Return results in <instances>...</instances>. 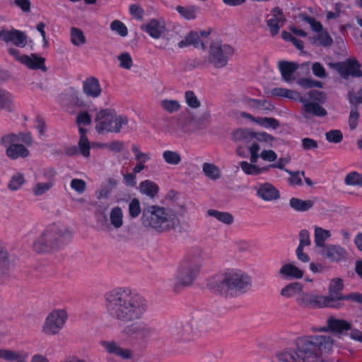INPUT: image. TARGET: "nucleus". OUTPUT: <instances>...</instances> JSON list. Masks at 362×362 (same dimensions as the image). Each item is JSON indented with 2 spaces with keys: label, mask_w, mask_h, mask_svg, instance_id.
<instances>
[{
  "label": "nucleus",
  "mask_w": 362,
  "mask_h": 362,
  "mask_svg": "<svg viewBox=\"0 0 362 362\" xmlns=\"http://www.w3.org/2000/svg\"><path fill=\"white\" fill-rule=\"evenodd\" d=\"M105 301L108 315L123 323L141 318L148 309L147 300L128 287H117L107 292Z\"/></svg>",
  "instance_id": "obj_1"
},
{
  "label": "nucleus",
  "mask_w": 362,
  "mask_h": 362,
  "mask_svg": "<svg viewBox=\"0 0 362 362\" xmlns=\"http://www.w3.org/2000/svg\"><path fill=\"white\" fill-rule=\"evenodd\" d=\"M295 347L277 351L275 356L279 362H324V354L332 348L329 336L310 335L295 340Z\"/></svg>",
  "instance_id": "obj_2"
},
{
  "label": "nucleus",
  "mask_w": 362,
  "mask_h": 362,
  "mask_svg": "<svg viewBox=\"0 0 362 362\" xmlns=\"http://www.w3.org/2000/svg\"><path fill=\"white\" fill-rule=\"evenodd\" d=\"M209 285L215 292L225 296H235L249 291L252 286L251 277L244 271L227 269L211 280Z\"/></svg>",
  "instance_id": "obj_3"
},
{
  "label": "nucleus",
  "mask_w": 362,
  "mask_h": 362,
  "mask_svg": "<svg viewBox=\"0 0 362 362\" xmlns=\"http://www.w3.org/2000/svg\"><path fill=\"white\" fill-rule=\"evenodd\" d=\"M142 223L145 227L152 228L158 232H164L178 226L180 221L173 210L152 206L144 211Z\"/></svg>",
  "instance_id": "obj_4"
},
{
  "label": "nucleus",
  "mask_w": 362,
  "mask_h": 362,
  "mask_svg": "<svg viewBox=\"0 0 362 362\" xmlns=\"http://www.w3.org/2000/svg\"><path fill=\"white\" fill-rule=\"evenodd\" d=\"M72 233L65 225H53L45 230L44 233L34 243L37 252H47L61 248L71 239Z\"/></svg>",
  "instance_id": "obj_5"
},
{
  "label": "nucleus",
  "mask_w": 362,
  "mask_h": 362,
  "mask_svg": "<svg viewBox=\"0 0 362 362\" xmlns=\"http://www.w3.org/2000/svg\"><path fill=\"white\" fill-rule=\"evenodd\" d=\"M1 144L6 148V155L11 160L27 158L30 151L26 146L33 144L30 133L20 132L2 136Z\"/></svg>",
  "instance_id": "obj_6"
},
{
  "label": "nucleus",
  "mask_w": 362,
  "mask_h": 362,
  "mask_svg": "<svg viewBox=\"0 0 362 362\" xmlns=\"http://www.w3.org/2000/svg\"><path fill=\"white\" fill-rule=\"evenodd\" d=\"M95 131L99 134L119 133L124 126L127 125L128 118L117 115L114 110L102 109L95 115Z\"/></svg>",
  "instance_id": "obj_7"
},
{
  "label": "nucleus",
  "mask_w": 362,
  "mask_h": 362,
  "mask_svg": "<svg viewBox=\"0 0 362 362\" xmlns=\"http://www.w3.org/2000/svg\"><path fill=\"white\" fill-rule=\"evenodd\" d=\"M325 99L323 92L311 90L308 93L300 95L298 101L302 103L301 114L305 118H310L311 116L322 117L327 115V110L320 105Z\"/></svg>",
  "instance_id": "obj_8"
},
{
  "label": "nucleus",
  "mask_w": 362,
  "mask_h": 362,
  "mask_svg": "<svg viewBox=\"0 0 362 362\" xmlns=\"http://www.w3.org/2000/svg\"><path fill=\"white\" fill-rule=\"evenodd\" d=\"M201 261L199 257H187L180 263L175 274L177 286H187L191 285L197 278Z\"/></svg>",
  "instance_id": "obj_9"
},
{
  "label": "nucleus",
  "mask_w": 362,
  "mask_h": 362,
  "mask_svg": "<svg viewBox=\"0 0 362 362\" xmlns=\"http://www.w3.org/2000/svg\"><path fill=\"white\" fill-rule=\"evenodd\" d=\"M233 48L221 41L212 42L210 45L208 59L203 62L204 66L212 64L216 69L226 66L233 54Z\"/></svg>",
  "instance_id": "obj_10"
},
{
  "label": "nucleus",
  "mask_w": 362,
  "mask_h": 362,
  "mask_svg": "<svg viewBox=\"0 0 362 362\" xmlns=\"http://www.w3.org/2000/svg\"><path fill=\"white\" fill-rule=\"evenodd\" d=\"M68 319V314L64 309H54L46 317L42 331L48 335H54L64 327Z\"/></svg>",
  "instance_id": "obj_11"
},
{
  "label": "nucleus",
  "mask_w": 362,
  "mask_h": 362,
  "mask_svg": "<svg viewBox=\"0 0 362 362\" xmlns=\"http://www.w3.org/2000/svg\"><path fill=\"white\" fill-rule=\"evenodd\" d=\"M297 303L304 308L317 309L325 307H337L338 305L330 304L331 299L325 296L318 295L313 293H301L296 296Z\"/></svg>",
  "instance_id": "obj_12"
},
{
  "label": "nucleus",
  "mask_w": 362,
  "mask_h": 362,
  "mask_svg": "<svg viewBox=\"0 0 362 362\" xmlns=\"http://www.w3.org/2000/svg\"><path fill=\"white\" fill-rule=\"evenodd\" d=\"M122 333L137 341L146 342L154 335V329L143 322L125 326Z\"/></svg>",
  "instance_id": "obj_13"
},
{
  "label": "nucleus",
  "mask_w": 362,
  "mask_h": 362,
  "mask_svg": "<svg viewBox=\"0 0 362 362\" xmlns=\"http://www.w3.org/2000/svg\"><path fill=\"white\" fill-rule=\"evenodd\" d=\"M100 346L110 355H115L122 359H129L132 356V352L129 349H124L115 340H101Z\"/></svg>",
  "instance_id": "obj_14"
},
{
  "label": "nucleus",
  "mask_w": 362,
  "mask_h": 362,
  "mask_svg": "<svg viewBox=\"0 0 362 362\" xmlns=\"http://www.w3.org/2000/svg\"><path fill=\"white\" fill-rule=\"evenodd\" d=\"M344 288L343 281L341 279H333L331 280L329 285V296H326L331 299L330 304L338 305L337 307H333V308H340L343 306V303L340 301L345 300L346 295L341 293V291Z\"/></svg>",
  "instance_id": "obj_15"
},
{
  "label": "nucleus",
  "mask_w": 362,
  "mask_h": 362,
  "mask_svg": "<svg viewBox=\"0 0 362 362\" xmlns=\"http://www.w3.org/2000/svg\"><path fill=\"white\" fill-rule=\"evenodd\" d=\"M1 38L6 43L11 42L19 47H24L27 44L26 35L16 29L1 30Z\"/></svg>",
  "instance_id": "obj_16"
},
{
  "label": "nucleus",
  "mask_w": 362,
  "mask_h": 362,
  "mask_svg": "<svg viewBox=\"0 0 362 362\" xmlns=\"http://www.w3.org/2000/svg\"><path fill=\"white\" fill-rule=\"evenodd\" d=\"M269 16V18L267 20V25L271 35L274 36L279 33L281 26L286 21V18L283 11L279 7L274 8Z\"/></svg>",
  "instance_id": "obj_17"
},
{
  "label": "nucleus",
  "mask_w": 362,
  "mask_h": 362,
  "mask_svg": "<svg viewBox=\"0 0 362 362\" xmlns=\"http://www.w3.org/2000/svg\"><path fill=\"white\" fill-rule=\"evenodd\" d=\"M331 66L338 70L344 78H346L348 76H362L361 66L356 61H348L344 64H332Z\"/></svg>",
  "instance_id": "obj_18"
},
{
  "label": "nucleus",
  "mask_w": 362,
  "mask_h": 362,
  "mask_svg": "<svg viewBox=\"0 0 362 362\" xmlns=\"http://www.w3.org/2000/svg\"><path fill=\"white\" fill-rule=\"evenodd\" d=\"M15 257L10 255L0 243V280L8 276L14 267Z\"/></svg>",
  "instance_id": "obj_19"
},
{
  "label": "nucleus",
  "mask_w": 362,
  "mask_h": 362,
  "mask_svg": "<svg viewBox=\"0 0 362 362\" xmlns=\"http://www.w3.org/2000/svg\"><path fill=\"white\" fill-rule=\"evenodd\" d=\"M256 194L265 202L277 200L280 197L279 191L269 182L259 184L257 187Z\"/></svg>",
  "instance_id": "obj_20"
},
{
  "label": "nucleus",
  "mask_w": 362,
  "mask_h": 362,
  "mask_svg": "<svg viewBox=\"0 0 362 362\" xmlns=\"http://www.w3.org/2000/svg\"><path fill=\"white\" fill-rule=\"evenodd\" d=\"M346 251L338 245L329 244L320 250V255L332 262H339L345 259Z\"/></svg>",
  "instance_id": "obj_21"
},
{
  "label": "nucleus",
  "mask_w": 362,
  "mask_h": 362,
  "mask_svg": "<svg viewBox=\"0 0 362 362\" xmlns=\"http://www.w3.org/2000/svg\"><path fill=\"white\" fill-rule=\"evenodd\" d=\"M82 86L83 92L88 98L95 99L101 95L102 88L99 80L95 76L86 78Z\"/></svg>",
  "instance_id": "obj_22"
},
{
  "label": "nucleus",
  "mask_w": 362,
  "mask_h": 362,
  "mask_svg": "<svg viewBox=\"0 0 362 362\" xmlns=\"http://www.w3.org/2000/svg\"><path fill=\"white\" fill-rule=\"evenodd\" d=\"M143 30L147 33L152 38L158 39L165 32V23L163 19H151L142 27Z\"/></svg>",
  "instance_id": "obj_23"
},
{
  "label": "nucleus",
  "mask_w": 362,
  "mask_h": 362,
  "mask_svg": "<svg viewBox=\"0 0 362 362\" xmlns=\"http://www.w3.org/2000/svg\"><path fill=\"white\" fill-rule=\"evenodd\" d=\"M327 327L320 329L321 331L327 332L329 330L336 334H342L351 328V325L349 322L334 317H329L327 320Z\"/></svg>",
  "instance_id": "obj_24"
},
{
  "label": "nucleus",
  "mask_w": 362,
  "mask_h": 362,
  "mask_svg": "<svg viewBox=\"0 0 362 362\" xmlns=\"http://www.w3.org/2000/svg\"><path fill=\"white\" fill-rule=\"evenodd\" d=\"M168 331L170 337L176 341L189 339L190 328L188 325L185 326L182 322L171 325Z\"/></svg>",
  "instance_id": "obj_25"
},
{
  "label": "nucleus",
  "mask_w": 362,
  "mask_h": 362,
  "mask_svg": "<svg viewBox=\"0 0 362 362\" xmlns=\"http://www.w3.org/2000/svg\"><path fill=\"white\" fill-rule=\"evenodd\" d=\"M240 116L243 118L250 119L251 122L257 124L264 128H272L276 129L279 127V122L275 118L262 117H255L245 112H240Z\"/></svg>",
  "instance_id": "obj_26"
},
{
  "label": "nucleus",
  "mask_w": 362,
  "mask_h": 362,
  "mask_svg": "<svg viewBox=\"0 0 362 362\" xmlns=\"http://www.w3.org/2000/svg\"><path fill=\"white\" fill-rule=\"evenodd\" d=\"M45 59L43 57H38L36 54L22 55L21 63L31 69H40L46 71L47 68L45 64Z\"/></svg>",
  "instance_id": "obj_27"
},
{
  "label": "nucleus",
  "mask_w": 362,
  "mask_h": 362,
  "mask_svg": "<svg viewBox=\"0 0 362 362\" xmlns=\"http://www.w3.org/2000/svg\"><path fill=\"white\" fill-rule=\"evenodd\" d=\"M279 274L286 279H300L303 276L304 272L293 263H286L280 268Z\"/></svg>",
  "instance_id": "obj_28"
},
{
  "label": "nucleus",
  "mask_w": 362,
  "mask_h": 362,
  "mask_svg": "<svg viewBox=\"0 0 362 362\" xmlns=\"http://www.w3.org/2000/svg\"><path fill=\"white\" fill-rule=\"evenodd\" d=\"M282 78L290 82L294 80L293 74L298 69V64L295 62L280 61L278 64Z\"/></svg>",
  "instance_id": "obj_29"
},
{
  "label": "nucleus",
  "mask_w": 362,
  "mask_h": 362,
  "mask_svg": "<svg viewBox=\"0 0 362 362\" xmlns=\"http://www.w3.org/2000/svg\"><path fill=\"white\" fill-rule=\"evenodd\" d=\"M233 137L236 140H243L244 141H249L254 139L259 141H267L270 139V136L267 133L256 134L245 129H238L233 133Z\"/></svg>",
  "instance_id": "obj_30"
},
{
  "label": "nucleus",
  "mask_w": 362,
  "mask_h": 362,
  "mask_svg": "<svg viewBox=\"0 0 362 362\" xmlns=\"http://www.w3.org/2000/svg\"><path fill=\"white\" fill-rule=\"evenodd\" d=\"M314 242L315 247L320 248L321 250L325 248L327 245L325 241L330 238L332 234L329 230L324 229L319 226L314 227Z\"/></svg>",
  "instance_id": "obj_31"
},
{
  "label": "nucleus",
  "mask_w": 362,
  "mask_h": 362,
  "mask_svg": "<svg viewBox=\"0 0 362 362\" xmlns=\"http://www.w3.org/2000/svg\"><path fill=\"white\" fill-rule=\"evenodd\" d=\"M193 45L197 48L202 47L204 49V44L199 38V35L197 32H190L187 35L184 40H181L178 43L180 48H184L185 47Z\"/></svg>",
  "instance_id": "obj_32"
},
{
  "label": "nucleus",
  "mask_w": 362,
  "mask_h": 362,
  "mask_svg": "<svg viewBox=\"0 0 362 362\" xmlns=\"http://www.w3.org/2000/svg\"><path fill=\"white\" fill-rule=\"evenodd\" d=\"M139 188L141 193L151 198L155 197L159 191L158 185L148 180L141 182Z\"/></svg>",
  "instance_id": "obj_33"
},
{
  "label": "nucleus",
  "mask_w": 362,
  "mask_h": 362,
  "mask_svg": "<svg viewBox=\"0 0 362 362\" xmlns=\"http://www.w3.org/2000/svg\"><path fill=\"white\" fill-rule=\"evenodd\" d=\"M239 165L244 173L248 175H259L268 172V168L259 167L247 161H241Z\"/></svg>",
  "instance_id": "obj_34"
},
{
  "label": "nucleus",
  "mask_w": 362,
  "mask_h": 362,
  "mask_svg": "<svg viewBox=\"0 0 362 362\" xmlns=\"http://www.w3.org/2000/svg\"><path fill=\"white\" fill-rule=\"evenodd\" d=\"M312 200H303L299 198L292 197L289 200L290 206L297 211H307L314 206Z\"/></svg>",
  "instance_id": "obj_35"
},
{
  "label": "nucleus",
  "mask_w": 362,
  "mask_h": 362,
  "mask_svg": "<svg viewBox=\"0 0 362 362\" xmlns=\"http://www.w3.org/2000/svg\"><path fill=\"white\" fill-rule=\"evenodd\" d=\"M123 212L120 207L115 206L110 212V224L115 228L118 229L123 226Z\"/></svg>",
  "instance_id": "obj_36"
},
{
  "label": "nucleus",
  "mask_w": 362,
  "mask_h": 362,
  "mask_svg": "<svg viewBox=\"0 0 362 362\" xmlns=\"http://www.w3.org/2000/svg\"><path fill=\"white\" fill-rule=\"evenodd\" d=\"M209 216L214 217L218 221L230 225L233 223L234 218L231 214L226 211H219L216 209H209L207 211Z\"/></svg>",
  "instance_id": "obj_37"
},
{
  "label": "nucleus",
  "mask_w": 362,
  "mask_h": 362,
  "mask_svg": "<svg viewBox=\"0 0 362 362\" xmlns=\"http://www.w3.org/2000/svg\"><path fill=\"white\" fill-rule=\"evenodd\" d=\"M78 132L80 134L78 146H80L81 155L84 157H88L90 155V146L89 141L86 136L87 130L79 126Z\"/></svg>",
  "instance_id": "obj_38"
},
{
  "label": "nucleus",
  "mask_w": 362,
  "mask_h": 362,
  "mask_svg": "<svg viewBox=\"0 0 362 362\" xmlns=\"http://www.w3.org/2000/svg\"><path fill=\"white\" fill-rule=\"evenodd\" d=\"M303 286L300 283L293 282L281 289V295L286 298H291L296 295L303 293L302 291Z\"/></svg>",
  "instance_id": "obj_39"
},
{
  "label": "nucleus",
  "mask_w": 362,
  "mask_h": 362,
  "mask_svg": "<svg viewBox=\"0 0 362 362\" xmlns=\"http://www.w3.org/2000/svg\"><path fill=\"white\" fill-rule=\"evenodd\" d=\"M70 41L74 46L81 47L86 43V38L81 29L72 27L70 30Z\"/></svg>",
  "instance_id": "obj_40"
},
{
  "label": "nucleus",
  "mask_w": 362,
  "mask_h": 362,
  "mask_svg": "<svg viewBox=\"0 0 362 362\" xmlns=\"http://www.w3.org/2000/svg\"><path fill=\"white\" fill-rule=\"evenodd\" d=\"M202 170L205 176L211 180H216L221 177L219 168L213 163H204Z\"/></svg>",
  "instance_id": "obj_41"
},
{
  "label": "nucleus",
  "mask_w": 362,
  "mask_h": 362,
  "mask_svg": "<svg viewBox=\"0 0 362 362\" xmlns=\"http://www.w3.org/2000/svg\"><path fill=\"white\" fill-rule=\"evenodd\" d=\"M272 95L276 97H284L298 101L300 95L299 93L284 88H275L271 91Z\"/></svg>",
  "instance_id": "obj_42"
},
{
  "label": "nucleus",
  "mask_w": 362,
  "mask_h": 362,
  "mask_svg": "<svg viewBox=\"0 0 362 362\" xmlns=\"http://www.w3.org/2000/svg\"><path fill=\"white\" fill-rule=\"evenodd\" d=\"M175 9L182 18L187 21L196 18L197 9L195 6H177Z\"/></svg>",
  "instance_id": "obj_43"
},
{
  "label": "nucleus",
  "mask_w": 362,
  "mask_h": 362,
  "mask_svg": "<svg viewBox=\"0 0 362 362\" xmlns=\"http://www.w3.org/2000/svg\"><path fill=\"white\" fill-rule=\"evenodd\" d=\"M315 43L323 47L330 46L332 44V39L325 30H322L314 37Z\"/></svg>",
  "instance_id": "obj_44"
},
{
  "label": "nucleus",
  "mask_w": 362,
  "mask_h": 362,
  "mask_svg": "<svg viewBox=\"0 0 362 362\" xmlns=\"http://www.w3.org/2000/svg\"><path fill=\"white\" fill-rule=\"evenodd\" d=\"M163 158L165 163L173 165H178L181 162L180 155L176 151L170 150L163 152Z\"/></svg>",
  "instance_id": "obj_45"
},
{
  "label": "nucleus",
  "mask_w": 362,
  "mask_h": 362,
  "mask_svg": "<svg viewBox=\"0 0 362 362\" xmlns=\"http://www.w3.org/2000/svg\"><path fill=\"white\" fill-rule=\"evenodd\" d=\"M54 185V182L49 180L46 182H37L33 187V192L35 196H41L49 191Z\"/></svg>",
  "instance_id": "obj_46"
},
{
  "label": "nucleus",
  "mask_w": 362,
  "mask_h": 362,
  "mask_svg": "<svg viewBox=\"0 0 362 362\" xmlns=\"http://www.w3.org/2000/svg\"><path fill=\"white\" fill-rule=\"evenodd\" d=\"M160 107L163 110L170 113H173L180 110V105L177 100L165 99L161 100Z\"/></svg>",
  "instance_id": "obj_47"
},
{
  "label": "nucleus",
  "mask_w": 362,
  "mask_h": 362,
  "mask_svg": "<svg viewBox=\"0 0 362 362\" xmlns=\"http://www.w3.org/2000/svg\"><path fill=\"white\" fill-rule=\"evenodd\" d=\"M298 18L299 20L308 23L313 30L317 33L323 30L322 24L317 21L314 18L308 16L305 14H299Z\"/></svg>",
  "instance_id": "obj_48"
},
{
  "label": "nucleus",
  "mask_w": 362,
  "mask_h": 362,
  "mask_svg": "<svg viewBox=\"0 0 362 362\" xmlns=\"http://www.w3.org/2000/svg\"><path fill=\"white\" fill-rule=\"evenodd\" d=\"M13 96L7 91L0 88V108L10 110Z\"/></svg>",
  "instance_id": "obj_49"
},
{
  "label": "nucleus",
  "mask_w": 362,
  "mask_h": 362,
  "mask_svg": "<svg viewBox=\"0 0 362 362\" xmlns=\"http://www.w3.org/2000/svg\"><path fill=\"white\" fill-rule=\"evenodd\" d=\"M110 29L116 32L121 37H126L128 34L127 26L120 21L115 20L110 23Z\"/></svg>",
  "instance_id": "obj_50"
},
{
  "label": "nucleus",
  "mask_w": 362,
  "mask_h": 362,
  "mask_svg": "<svg viewBox=\"0 0 362 362\" xmlns=\"http://www.w3.org/2000/svg\"><path fill=\"white\" fill-rule=\"evenodd\" d=\"M344 182L347 185L362 186V176L356 172H351L346 175Z\"/></svg>",
  "instance_id": "obj_51"
},
{
  "label": "nucleus",
  "mask_w": 362,
  "mask_h": 362,
  "mask_svg": "<svg viewBox=\"0 0 362 362\" xmlns=\"http://www.w3.org/2000/svg\"><path fill=\"white\" fill-rule=\"evenodd\" d=\"M25 179L23 175L21 173H16L12 176L8 183V188L11 190H18L24 183Z\"/></svg>",
  "instance_id": "obj_52"
},
{
  "label": "nucleus",
  "mask_w": 362,
  "mask_h": 362,
  "mask_svg": "<svg viewBox=\"0 0 362 362\" xmlns=\"http://www.w3.org/2000/svg\"><path fill=\"white\" fill-rule=\"evenodd\" d=\"M132 151L134 153V158L137 162L145 163L150 160L151 158V153L141 152L135 145L132 146Z\"/></svg>",
  "instance_id": "obj_53"
},
{
  "label": "nucleus",
  "mask_w": 362,
  "mask_h": 362,
  "mask_svg": "<svg viewBox=\"0 0 362 362\" xmlns=\"http://www.w3.org/2000/svg\"><path fill=\"white\" fill-rule=\"evenodd\" d=\"M117 59L119 62L120 67L127 70H129L132 68L133 60L129 53L122 52L117 57Z\"/></svg>",
  "instance_id": "obj_54"
},
{
  "label": "nucleus",
  "mask_w": 362,
  "mask_h": 362,
  "mask_svg": "<svg viewBox=\"0 0 362 362\" xmlns=\"http://www.w3.org/2000/svg\"><path fill=\"white\" fill-rule=\"evenodd\" d=\"M285 171L291 175L288 180L290 185L297 186L302 185V177H304L305 175L303 171L293 172L289 170H285Z\"/></svg>",
  "instance_id": "obj_55"
},
{
  "label": "nucleus",
  "mask_w": 362,
  "mask_h": 362,
  "mask_svg": "<svg viewBox=\"0 0 362 362\" xmlns=\"http://www.w3.org/2000/svg\"><path fill=\"white\" fill-rule=\"evenodd\" d=\"M326 139L331 143L338 144L343 139V134L340 130L333 129L325 134Z\"/></svg>",
  "instance_id": "obj_56"
},
{
  "label": "nucleus",
  "mask_w": 362,
  "mask_h": 362,
  "mask_svg": "<svg viewBox=\"0 0 362 362\" xmlns=\"http://www.w3.org/2000/svg\"><path fill=\"white\" fill-rule=\"evenodd\" d=\"M185 99L187 105L192 108L195 109L200 106V102L193 91H186L185 93Z\"/></svg>",
  "instance_id": "obj_57"
},
{
  "label": "nucleus",
  "mask_w": 362,
  "mask_h": 362,
  "mask_svg": "<svg viewBox=\"0 0 362 362\" xmlns=\"http://www.w3.org/2000/svg\"><path fill=\"white\" fill-rule=\"evenodd\" d=\"M141 213L140 202L137 199H133L129 204V216L134 218L139 216Z\"/></svg>",
  "instance_id": "obj_58"
},
{
  "label": "nucleus",
  "mask_w": 362,
  "mask_h": 362,
  "mask_svg": "<svg viewBox=\"0 0 362 362\" xmlns=\"http://www.w3.org/2000/svg\"><path fill=\"white\" fill-rule=\"evenodd\" d=\"M92 121L91 116L86 111H80L76 116V123L78 126H88Z\"/></svg>",
  "instance_id": "obj_59"
},
{
  "label": "nucleus",
  "mask_w": 362,
  "mask_h": 362,
  "mask_svg": "<svg viewBox=\"0 0 362 362\" xmlns=\"http://www.w3.org/2000/svg\"><path fill=\"white\" fill-rule=\"evenodd\" d=\"M70 187L77 193L82 194L86 190V184L81 179L74 178L71 181Z\"/></svg>",
  "instance_id": "obj_60"
},
{
  "label": "nucleus",
  "mask_w": 362,
  "mask_h": 362,
  "mask_svg": "<svg viewBox=\"0 0 362 362\" xmlns=\"http://www.w3.org/2000/svg\"><path fill=\"white\" fill-rule=\"evenodd\" d=\"M310 244L311 240L309 231L306 229L301 230L299 233V244L298 247L304 248V247L309 246Z\"/></svg>",
  "instance_id": "obj_61"
},
{
  "label": "nucleus",
  "mask_w": 362,
  "mask_h": 362,
  "mask_svg": "<svg viewBox=\"0 0 362 362\" xmlns=\"http://www.w3.org/2000/svg\"><path fill=\"white\" fill-rule=\"evenodd\" d=\"M17 351L8 349H0V359H4L8 362H13L16 359V354Z\"/></svg>",
  "instance_id": "obj_62"
},
{
  "label": "nucleus",
  "mask_w": 362,
  "mask_h": 362,
  "mask_svg": "<svg viewBox=\"0 0 362 362\" xmlns=\"http://www.w3.org/2000/svg\"><path fill=\"white\" fill-rule=\"evenodd\" d=\"M313 74L319 78H324L326 77V71L323 66L319 62H315L312 66Z\"/></svg>",
  "instance_id": "obj_63"
},
{
  "label": "nucleus",
  "mask_w": 362,
  "mask_h": 362,
  "mask_svg": "<svg viewBox=\"0 0 362 362\" xmlns=\"http://www.w3.org/2000/svg\"><path fill=\"white\" fill-rule=\"evenodd\" d=\"M359 114L356 109H352L349 118V127L351 130L356 129L358 124Z\"/></svg>",
  "instance_id": "obj_64"
}]
</instances>
